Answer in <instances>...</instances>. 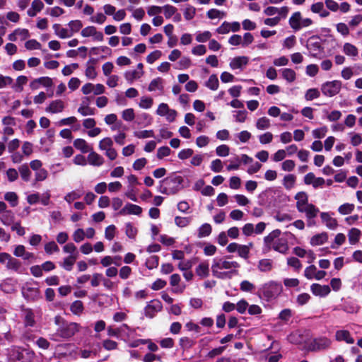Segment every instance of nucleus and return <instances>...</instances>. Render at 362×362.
Listing matches in <instances>:
<instances>
[{"mask_svg": "<svg viewBox=\"0 0 362 362\" xmlns=\"http://www.w3.org/2000/svg\"><path fill=\"white\" fill-rule=\"evenodd\" d=\"M287 264L293 267L296 271H299L302 267L300 261L294 257H288L287 259Z\"/></svg>", "mask_w": 362, "mask_h": 362, "instance_id": "nucleus-61", "label": "nucleus"}, {"mask_svg": "<svg viewBox=\"0 0 362 362\" xmlns=\"http://www.w3.org/2000/svg\"><path fill=\"white\" fill-rule=\"evenodd\" d=\"M272 249L281 254H286L288 251V245L287 240L283 238H278L273 243Z\"/></svg>", "mask_w": 362, "mask_h": 362, "instance_id": "nucleus-21", "label": "nucleus"}, {"mask_svg": "<svg viewBox=\"0 0 362 362\" xmlns=\"http://www.w3.org/2000/svg\"><path fill=\"white\" fill-rule=\"evenodd\" d=\"M296 182V176L292 174L284 176L283 185L286 189H291L294 187Z\"/></svg>", "mask_w": 362, "mask_h": 362, "instance_id": "nucleus-49", "label": "nucleus"}, {"mask_svg": "<svg viewBox=\"0 0 362 362\" xmlns=\"http://www.w3.org/2000/svg\"><path fill=\"white\" fill-rule=\"evenodd\" d=\"M162 11L163 12L165 18L169 19L173 17L174 14H176L177 8L173 5L166 4L162 6Z\"/></svg>", "mask_w": 362, "mask_h": 362, "instance_id": "nucleus-44", "label": "nucleus"}, {"mask_svg": "<svg viewBox=\"0 0 362 362\" xmlns=\"http://www.w3.org/2000/svg\"><path fill=\"white\" fill-rule=\"evenodd\" d=\"M125 233L129 238L134 239L137 234V229L132 223H127L125 225Z\"/></svg>", "mask_w": 362, "mask_h": 362, "instance_id": "nucleus-56", "label": "nucleus"}, {"mask_svg": "<svg viewBox=\"0 0 362 362\" xmlns=\"http://www.w3.org/2000/svg\"><path fill=\"white\" fill-rule=\"evenodd\" d=\"M68 26L69 27V31L71 32V36L74 33H77L82 28L83 24L81 21L75 20L71 21L68 23Z\"/></svg>", "mask_w": 362, "mask_h": 362, "instance_id": "nucleus-52", "label": "nucleus"}, {"mask_svg": "<svg viewBox=\"0 0 362 362\" xmlns=\"http://www.w3.org/2000/svg\"><path fill=\"white\" fill-rule=\"evenodd\" d=\"M205 86L211 90H216L219 86V81L216 74H211L204 83Z\"/></svg>", "mask_w": 362, "mask_h": 362, "instance_id": "nucleus-38", "label": "nucleus"}, {"mask_svg": "<svg viewBox=\"0 0 362 362\" xmlns=\"http://www.w3.org/2000/svg\"><path fill=\"white\" fill-rule=\"evenodd\" d=\"M4 199L8 202L12 207L16 206L18 204V197L16 192H8L4 194Z\"/></svg>", "mask_w": 362, "mask_h": 362, "instance_id": "nucleus-45", "label": "nucleus"}, {"mask_svg": "<svg viewBox=\"0 0 362 362\" xmlns=\"http://www.w3.org/2000/svg\"><path fill=\"white\" fill-rule=\"evenodd\" d=\"M162 309L163 305L161 302L158 299H153L149 301L144 308V315L146 317L153 318Z\"/></svg>", "mask_w": 362, "mask_h": 362, "instance_id": "nucleus-9", "label": "nucleus"}, {"mask_svg": "<svg viewBox=\"0 0 362 362\" xmlns=\"http://www.w3.org/2000/svg\"><path fill=\"white\" fill-rule=\"evenodd\" d=\"M328 240V235L327 233L323 232L313 235L310 239V245L313 246H318L324 244Z\"/></svg>", "mask_w": 362, "mask_h": 362, "instance_id": "nucleus-27", "label": "nucleus"}, {"mask_svg": "<svg viewBox=\"0 0 362 362\" xmlns=\"http://www.w3.org/2000/svg\"><path fill=\"white\" fill-rule=\"evenodd\" d=\"M65 107L64 103L61 100H55L52 101L46 107V112L50 113H59L64 110Z\"/></svg>", "mask_w": 362, "mask_h": 362, "instance_id": "nucleus-19", "label": "nucleus"}, {"mask_svg": "<svg viewBox=\"0 0 362 362\" xmlns=\"http://www.w3.org/2000/svg\"><path fill=\"white\" fill-rule=\"evenodd\" d=\"M239 267L240 264L236 261L231 260L228 256L216 257L212 262L211 272L215 277L223 279L236 274Z\"/></svg>", "mask_w": 362, "mask_h": 362, "instance_id": "nucleus-1", "label": "nucleus"}, {"mask_svg": "<svg viewBox=\"0 0 362 362\" xmlns=\"http://www.w3.org/2000/svg\"><path fill=\"white\" fill-rule=\"evenodd\" d=\"M282 78L288 83H293L296 79V73L290 68H284L280 70Z\"/></svg>", "mask_w": 362, "mask_h": 362, "instance_id": "nucleus-28", "label": "nucleus"}, {"mask_svg": "<svg viewBox=\"0 0 362 362\" xmlns=\"http://www.w3.org/2000/svg\"><path fill=\"white\" fill-rule=\"evenodd\" d=\"M54 323L58 327L55 332L49 335V339L54 341H59L62 339H70L78 333L81 329L79 324L66 322L59 315L54 317Z\"/></svg>", "mask_w": 362, "mask_h": 362, "instance_id": "nucleus-2", "label": "nucleus"}, {"mask_svg": "<svg viewBox=\"0 0 362 362\" xmlns=\"http://www.w3.org/2000/svg\"><path fill=\"white\" fill-rule=\"evenodd\" d=\"M18 171L23 181L28 182L30 180L31 171L27 164L21 165L18 168Z\"/></svg>", "mask_w": 362, "mask_h": 362, "instance_id": "nucleus-42", "label": "nucleus"}, {"mask_svg": "<svg viewBox=\"0 0 362 362\" xmlns=\"http://www.w3.org/2000/svg\"><path fill=\"white\" fill-rule=\"evenodd\" d=\"M120 339L127 341L132 338L135 332V329L129 327L127 324H122L120 326Z\"/></svg>", "mask_w": 362, "mask_h": 362, "instance_id": "nucleus-29", "label": "nucleus"}, {"mask_svg": "<svg viewBox=\"0 0 362 362\" xmlns=\"http://www.w3.org/2000/svg\"><path fill=\"white\" fill-rule=\"evenodd\" d=\"M248 62L249 59L247 57H236L230 60L229 66L232 70L238 69L240 71H243Z\"/></svg>", "mask_w": 362, "mask_h": 362, "instance_id": "nucleus-11", "label": "nucleus"}, {"mask_svg": "<svg viewBox=\"0 0 362 362\" xmlns=\"http://www.w3.org/2000/svg\"><path fill=\"white\" fill-rule=\"evenodd\" d=\"M148 90L149 91L163 90V80L158 77L152 80L148 86Z\"/></svg>", "mask_w": 362, "mask_h": 362, "instance_id": "nucleus-40", "label": "nucleus"}, {"mask_svg": "<svg viewBox=\"0 0 362 362\" xmlns=\"http://www.w3.org/2000/svg\"><path fill=\"white\" fill-rule=\"evenodd\" d=\"M98 147L101 151H107L113 147V141L110 137H105L100 141Z\"/></svg>", "mask_w": 362, "mask_h": 362, "instance_id": "nucleus-46", "label": "nucleus"}, {"mask_svg": "<svg viewBox=\"0 0 362 362\" xmlns=\"http://www.w3.org/2000/svg\"><path fill=\"white\" fill-rule=\"evenodd\" d=\"M354 204L346 203L338 208V211L341 215L350 214L354 210Z\"/></svg>", "mask_w": 362, "mask_h": 362, "instance_id": "nucleus-51", "label": "nucleus"}, {"mask_svg": "<svg viewBox=\"0 0 362 362\" xmlns=\"http://www.w3.org/2000/svg\"><path fill=\"white\" fill-rule=\"evenodd\" d=\"M22 293L25 298L34 300L38 298L40 291L37 288L25 286L23 287Z\"/></svg>", "mask_w": 362, "mask_h": 362, "instance_id": "nucleus-22", "label": "nucleus"}, {"mask_svg": "<svg viewBox=\"0 0 362 362\" xmlns=\"http://www.w3.org/2000/svg\"><path fill=\"white\" fill-rule=\"evenodd\" d=\"M341 86L342 83L341 81H327L321 86V91L327 97H333L340 92Z\"/></svg>", "mask_w": 362, "mask_h": 362, "instance_id": "nucleus-6", "label": "nucleus"}, {"mask_svg": "<svg viewBox=\"0 0 362 362\" xmlns=\"http://www.w3.org/2000/svg\"><path fill=\"white\" fill-rule=\"evenodd\" d=\"M295 199L296 200L298 210L309 203L308 194L305 192H298L295 196Z\"/></svg>", "mask_w": 362, "mask_h": 362, "instance_id": "nucleus-33", "label": "nucleus"}, {"mask_svg": "<svg viewBox=\"0 0 362 362\" xmlns=\"http://www.w3.org/2000/svg\"><path fill=\"white\" fill-rule=\"evenodd\" d=\"M74 146L86 153L92 150V147L83 139H76L74 141Z\"/></svg>", "mask_w": 362, "mask_h": 362, "instance_id": "nucleus-31", "label": "nucleus"}, {"mask_svg": "<svg viewBox=\"0 0 362 362\" xmlns=\"http://www.w3.org/2000/svg\"><path fill=\"white\" fill-rule=\"evenodd\" d=\"M361 231L356 228H352L348 232L349 241L351 245H356L360 240Z\"/></svg>", "mask_w": 362, "mask_h": 362, "instance_id": "nucleus-32", "label": "nucleus"}, {"mask_svg": "<svg viewBox=\"0 0 362 362\" xmlns=\"http://www.w3.org/2000/svg\"><path fill=\"white\" fill-rule=\"evenodd\" d=\"M288 24L293 30L296 32L310 27L313 24V21L310 18H303L300 11H296L291 16Z\"/></svg>", "mask_w": 362, "mask_h": 362, "instance_id": "nucleus-4", "label": "nucleus"}, {"mask_svg": "<svg viewBox=\"0 0 362 362\" xmlns=\"http://www.w3.org/2000/svg\"><path fill=\"white\" fill-rule=\"evenodd\" d=\"M71 311L74 314L79 315L82 313L83 310V305L81 300H75L71 305Z\"/></svg>", "mask_w": 362, "mask_h": 362, "instance_id": "nucleus-53", "label": "nucleus"}, {"mask_svg": "<svg viewBox=\"0 0 362 362\" xmlns=\"http://www.w3.org/2000/svg\"><path fill=\"white\" fill-rule=\"evenodd\" d=\"M298 211L300 213H304L305 214V216L308 219L315 218L317 216V214L319 213V209L317 208L313 204H310V203L303 206Z\"/></svg>", "mask_w": 362, "mask_h": 362, "instance_id": "nucleus-15", "label": "nucleus"}, {"mask_svg": "<svg viewBox=\"0 0 362 362\" xmlns=\"http://www.w3.org/2000/svg\"><path fill=\"white\" fill-rule=\"evenodd\" d=\"M270 119L266 117H262L257 119L255 127L259 130H265L270 127Z\"/></svg>", "mask_w": 362, "mask_h": 362, "instance_id": "nucleus-41", "label": "nucleus"}, {"mask_svg": "<svg viewBox=\"0 0 362 362\" xmlns=\"http://www.w3.org/2000/svg\"><path fill=\"white\" fill-rule=\"evenodd\" d=\"M331 340L325 337H320L314 339L308 346L310 351H323L329 348L331 345Z\"/></svg>", "mask_w": 362, "mask_h": 362, "instance_id": "nucleus-8", "label": "nucleus"}, {"mask_svg": "<svg viewBox=\"0 0 362 362\" xmlns=\"http://www.w3.org/2000/svg\"><path fill=\"white\" fill-rule=\"evenodd\" d=\"M87 160L90 165L93 166H101L105 162L102 156L92 150L89 151Z\"/></svg>", "mask_w": 362, "mask_h": 362, "instance_id": "nucleus-18", "label": "nucleus"}, {"mask_svg": "<svg viewBox=\"0 0 362 362\" xmlns=\"http://www.w3.org/2000/svg\"><path fill=\"white\" fill-rule=\"evenodd\" d=\"M252 246V243H250L249 245H240L238 253L240 257L247 259L249 252H250V248Z\"/></svg>", "mask_w": 362, "mask_h": 362, "instance_id": "nucleus-59", "label": "nucleus"}, {"mask_svg": "<svg viewBox=\"0 0 362 362\" xmlns=\"http://www.w3.org/2000/svg\"><path fill=\"white\" fill-rule=\"evenodd\" d=\"M30 33L28 29L25 28H17L12 33L8 35V39L10 41L15 42L18 39L24 40L29 37Z\"/></svg>", "mask_w": 362, "mask_h": 362, "instance_id": "nucleus-13", "label": "nucleus"}, {"mask_svg": "<svg viewBox=\"0 0 362 362\" xmlns=\"http://www.w3.org/2000/svg\"><path fill=\"white\" fill-rule=\"evenodd\" d=\"M122 117L124 121L132 122L135 118L134 110L132 108H127L122 111Z\"/></svg>", "mask_w": 362, "mask_h": 362, "instance_id": "nucleus-60", "label": "nucleus"}, {"mask_svg": "<svg viewBox=\"0 0 362 362\" xmlns=\"http://www.w3.org/2000/svg\"><path fill=\"white\" fill-rule=\"evenodd\" d=\"M312 293L320 297H325L330 293V288L328 285H320L318 284H313L310 286Z\"/></svg>", "mask_w": 362, "mask_h": 362, "instance_id": "nucleus-16", "label": "nucleus"}, {"mask_svg": "<svg viewBox=\"0 0 362 362\" xmlns=\"http://www.w3.org/2000/svg\"><path fill=\"white\" fill-rule=\"evenodd\" d=\"M77 256L69 255L65 257L60 265L66 271H71L77 259Z\"/></svg>", "mask_w": 362, "mask_h": 362, "instance_id": "nucleus-39", "label": "nucleus"}, {"mask_svg": "<svg viewBox=\"0 0 362 362\" xmlns=\"http://www.w3.org/2000/svg\"><path fill=\"white\" fill-rule=\"evenodd\" d=\"M196 274L201 278L207 277L209 274V264L206 262H201L196 268Z\"/></svg>", "mask_w": 362, "mask_h": 362, "instance_id": "nucleus-36", "label": "nucleus"}, {"mask_svg": "<svg viewBox=\"0 0 362 362\" xmlns=\"http://www.w3.org/2000/svg\"><path fill=\"white\" fill-rule=\"evenodd\" d=\"M348 136L350 138V143L353 146H358L362 144V136L359 133L349 132Z\"/></svg>", "mask_w": 362, "mask_h": 362, "instance_id": "nucleus-48", "label": "nucleus"}, {"mask_svg": "<svg viewBox=\"0 0 362 362\" xmlns=\"http://www.w3.org/2000/svg\"><path fill=\"white\" fill-rule=\"evenodd\" d=\"M257 268L262 272H268L273 268V262L269 259H262L259 261Z\"/></svg>", "mask_w": 362, "mask_h": 362, "instance_id": "nucleus-35", "label": "nucleus"}, {"mask_svg": "<svg viewBox=\"0 0 362 362\" xmlns=\"http://www.w3.org/2000/svg\"><path fill=\"white\" fill-rule=\"evenodd\" d=\"M346 240V236L344 233H337L334 238V243L332 244V249H337L339 246L343 245Z\"/></svg>", "mask_w": 362, "mask_h": 362, "instance_id": "nucleus-54", "label": "nucleus"}, {"mask_svg": "<svg viewBox=\"0 0 362 362\" xmlns=\"http://www.w3.org/2000/svg\"><path fill=\"white\" fill-rule=\"evenodd\" d=\"M159 257L156 255L151 256L146 262V267L149 269L156 268L158 266Z\"/></svg>", "mask_w": 362, "mask_h": 362, "instance_id": "nucleus-64", "label": "nucleus"}, {"mask_svg": "<svg viewBox=\"0 0 362 362\" xmlns=\"http://www.w3.org/2000/svg\"><path fill=\"white\" fill-rule=\"evenodd\" d=\"M52 28L55 35L59 38L65 39L71 37V32H69V29L62 28L60 24L55 23L53 25Z\"/></svg>", "mask_w": 362, "mask_h": 362, "instance_id": "nucleus-26", "label": "nucleus"}, {"mask_svg": "<svg viewBox=\"0 0 362 362\" xmlns=\"http://www.w3.org/2000/svg\"><path fill=\"white\" fill-rule=\"evenodd\" d=\"M336 339L337 341H344L347 344H352L354 343V338L351 336L350 333L347 330H338L336 332L335 334Z\"/></svg>", "mask_w": 362, "mask_h": 362, "instance_id": "nucleus-25", "label": "nucleus"}, {"mask_svg": "<svg viewBox=\"0 0 362 362\" xmlns=\"http://www.w3.org/2000/svg\"><path fill=\"white\" fill-rule=\"evenodd\" d=\"M314 38L311 37L307 44V49L309 51V54L311 57L321 59L323 57L324 49L321 46V44L319 41L313 40Z\"/></svg>", "mask_w": 362, "mask_h": 362, "instance_id": "nucleus-7", "label": "nucleus"}, {"mask_svg": "<svg viewBox=\"0 0 362 362\" xmlns=\"http://www.w3.org/2000/svg\"><path fill=\"white\" fill-rule=\"evenodd\" d=\"M63 251L65 253L69 254L70 255H74V256L78 257L77 247L72 243H69L66 244L63 247Z\"/></svg>", "mask_w": 362, "mask_h": 362, "instance_id": "nucleus-62", "label": "nucleus"}, {"mask_svg": "<svg viewBox=\"0 0 362 362\" xmlns=\"http://www.w3.org/2000/svg\"><path fill=\"white\" fill-rule=\"evenodd\" d=\"M13 255L16 257H21L23 259L28 261L31 260L35 257L34 254L27 251L25 246L23 245H18L15 247Z\"/></svg>", "mask_w": 362, "mask_h": 362, "instance_id": "nucleus-12", "label": "nucleus"}, {"mask_svg": "<svg viewBox=\"0 0 362 362\" xmlns=\"http://www.w3.org/2000/svg\"><path fill=\"white\" fill-rule=\"evenodd\" d=\"M6 269L18 274L23 272V268L21 261L12 256H11L8 262H7Z\"/></svg>", "mask_w": 362, "mask_h": 362, "instance_id": "nucleus-20", "label": "nucleus"}, {"mask_svg": "<svg viewBox=\"0 0 362 362\" xmlns=\"http://www.w3.org/2000/svg\"><path fill=\"white\" fill-rule=\"evenodd\" d=\"M282 285L279 282L269 281L264 284L261 288L262 293L267 300L277 298L282 292Z\"/></svg>", "mask_w": 362, "mask_h": 362, "instance_id": "nucleus-5", "label": "nucleus"}, {"mask_svg": "<svg viewBox=\"0 0 362 362\" xmlns=\"http://www.w3.org/2000/svg\"><path fill=\"white\" fill-rule=\"evenodd\" d=\"M344 53L349 57H355L358 54V50L357 47L349 42H346L343 46Z\"/></svg>", "mask_w": 362, "mask_h": 362, "instance_id": "nucleus-37", "label": "nucleus"}, {"mask_svg": "<svg viewBox=\"0 0 362 362\" xmlns=\"http://www.w3.org/2000/svg\"><path fill=\"white\" fill-rule=\"evenodd\" d=\"M196 14V8L192 5H187L184 11V17L186 20H192Z\"/></svg>", "mask_w": 362, "mask_h": 362, "instance_id": "nucleus-55", "label": "nucleus"}, {"mask_svg": "<svg viewBox=\"0 0 362 362\" xmlns=\"http://www.w3.org/2000/svg\"><path fill=\"white\" fill-rule=\"evenodd\" d=\"M183 181L182 177L180 175H173L167 177L159 182L157 190L166 195L175 194L182 188Z\"/></svg>", "mask_w": 362, "mask_h": 362, "instance_id": "nucleus-3", "label": "nucleus"}, {"mask_svg": "<svg viewBox=\"0 0 362 362\" xmlns=\"http://www.w3.org/2000/svg\"><path fill=\"white\" fill-rule=\"evenodd\" d=\"M322 221L325 226L331 230H334L338 226L337 219L332 218L327 212H322L320 214Z\"/></svg>", "mask_w": 362, "mask_h": 362, "instance_id": "nucleus-17", "label": "nucleus"}, {"mask_svg": "<svg viewBox=\"0 0 362 362\" xmlns=\"http://www.w3.org/2000/svg\"><path fill=\"white\" fill-rule=\"evenodd\" d=\"M0 221L4 226H10L15 222V215L11 210H7L0 215Z\"/></svg>", "mask_w": 362, "mask_h": 362, "instance_id": "nucleus-24", "label": "nucleus"}, {"mask_svg": "<svg viewBox=\"0 0 362 362\" xmlns=\"http://www.w3.org/2000/svg\"><path fill=\"white\" fill-rule=\"evenodd\" d=\"M281 235V230L279 229L274 230L268 235L264 238V243L268 250L272 249L273 243H275L276 238Z\"/></svg>", "mask_w": 362, "mask_h": 362, "instance_id": "nucleus-23", "label": "nucleus"}, {"mask_svg": "<svg viewBox=\"0 0 362 362\" xmlns=\"http://www.w3.org/2000/svg\"><path fill=\"white\" fill-rule=\"evenodd\" d=\"M28 82V78L25 76H20L17 78L14 88L18 92L23 90V85Z\"/></svg>", "mask_w": 362, "mask_h": 362, "instance_id": "nucleus-58", "label": "nucleus"}, {"mask_svg": "<svg viewBox=\"0 0 362 362\" xmlns=\"http://www.w3.org/2000/svg\"><path fill=\"white\" fill-rule=\"evenodd\" d=\"M247 112L245 109H243L234 111L233 116L235 122L239 123H243L246 121L247 118Z\"/></svg>", "mask_w": 362, "mask_h": 362, "instance_id": "nucleus-43", "label": "nucleus"}, {"mask_svg": "<svg viewBox=\"0 0 362 362\" xmlns=\"http://www.w3.org/2000/svg\"><path fill=\"white\" fill-rule=\"evenodd\" d=\"M206 16L210 19H215L224 17L226 13L216 8H211L207 11Z\"/></svg>", "mask_w": 362, "mask_h": 362, "instance_id": "nucleus-57", "label": "nucleus"}, {"mask_svg": "<svg viewBox=\"0 0 362 362\" xmlns=\"http://www.w3.org/2000/svg\"><path fill=\"white\" fill-rule=\"evenodd\" d=\"M105 90V86L100 83L94 85L91 83H87L81 88V91L84 95H88L93 93L95 95H98L104 93Z\"/></svg>", "mask_w": 362, "mask_h": 362, "instance_id": "nucleus-10", "label": "nucleus"}, {"mask_svg": "<svg viewBox=\"0 0 362 362\" xmlns=\"http://www.w3.org/2000/svg\"><path fill=\"white\" fill-rule=\"evenodd\" d=\"M153 104V100L151 97L143 96L140 98L139 106L142 109H150Z\"/></svg>", "mask_w": 362, "mask_h": 362, "instance_id": "nucleus-50", "label": "nucleus"}, {"mask_svg": "<svg viewBox=\"0 0 362 362\" xmlns=\"http://www.w3.org/2000/svg\"><path fill=\"white\" fill-rule=\"evenodd\" d=\"M142 212V209L141 206L133 204L131 203H127L119 212L120 215H140Z\"/></svg>", "mask_w": 362, "mask_h": 362, "instance_id": "nucleus-14", "label": "nucleus"}, {"mask_svg": "<svg viewBox=\"0 0 362 362\" xmlns=\"http://www.w3.org/2000/svg\"><path fill=\"white\" fill-rule=\"evenodd\" d=\"M211 35V32L208 30L203 33H197L196 34V40L199 42H206L210 40Z\"/></svg>", "mask_w": 362, "mask_h": 362, "instance_id": "nucleus-63", "label": "nucleus"}, {"mask_svg": "<svg viewBox=\"0 0 362 362\" xmlns=\"http://www.w3.org/2000/svg\"><path fill=\"white\" fill-rule=\"evenodd\" d=\"M212 231V228L210 224L204 223L198 229V237L204 238L209 236Z\"/></svg>", "mask_w": 362, "mask_h": 362, "instance_id": "nucleus-47", "label": "nucleus"}, {"mask_svg": "<svg viewBox=\"0 0 362 362\" xmlns=\"http://www.w3.org/2000/svg\"><path fill=\"white\" fill-rule=\"evenodd\" d=\"M144 75V71H128L124 74V78L129 83H132L135 80L140 78Z\"/></svg>", "mask_w": 362, "mask_h": 362, "instance_id": "nucleus-34", "label": "nucleus"}, {"mask_svg": "<svg viewBox=\"0 0 362 362\" xmlns=\"http://www.w3.org/2000/svg\"><path fill=\"white\" fill-rule=\"evenodd\" d=\"M152 122V117L146 112L139 114L136 117L137 124L142 127H148L151 124Z\"/></svg>", "mask_w": 362, "mask_h": 362, "instance_id": "nucleus-30", "label": "nucleus"}]
</instances>
